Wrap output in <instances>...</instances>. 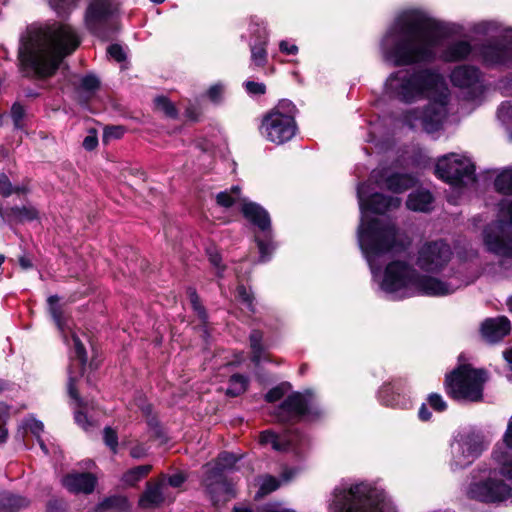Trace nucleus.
<instances>
[{"instance_id":"f3484780","label":"nucleus","mask_w":512,"mask_h":512,"mask_svg":"<svg viewBox=\"0 0 512 512\" xmlns=\"http://www.w3.org/2000/svg\"><path fill=\"white\" fill-rule=\"evenodd\" d=\"M451 248L444 241L424 244L417 257V265L427 272L440 271L451 259Z\"/></svg>"},{"instance_id":"4c0bfd02","label":"nucleus","mask_w":512,"mask_h":512,"mask_svg":"<svg viewBox=\"0 0 512 512\" xmlns=\"http://www.w3.org/2000/svg\"><path fill=\"white\" fill-rule=\"evenodd\" d=\"M240 200V188L233 186L230 190L218 193L216 197L217 204L228 208Z\"/></svg>"},{"instance_id":"c03bdc74","label":"nucleus","mask_w":512,"mask_h":512,"mask_svg":"<svg viewBox=\"0 0 512 512\" xmlns=\"http://www.w3.org/2000/svg\"><path fill=\"white\" fill-rule=\"evenodd\" d=\"M10 417V406L0 402V444L6 442L8 432L5 429V424Z\"/></svg>"},{"instance_id":"4d7b16f0","label":"nucleus","mask_w":512,"mask_h":512,"mask_svg":"<svg viewBox=\"0 0 512 512\" xmlns=\"http://www.w3.org/2000/svg\"><path fill=\"white\" fill-rule=\"evenodd\" d=\"M244 86L247 93L250 95H263L266 92V86L264 83L246 81Z\"/></svg>"},{"instance_id":"b1692460","label":"nucleus","mask_w":512,"mask_h":512,"mask_svg":"<svg viewBox=\"0 0 512 512\" xmlns=\"http://www.w3.org/2000/svg\"><path fill=\"white\" fill-rule=\"evenodd\" d=\"M510 321L506 317L486 319L481 326L482 336L491 343L503 339L510 332Z\"/></svg>"},{"instance_id":"7c9ffc66","label":"nucleus","mask_w":512,"mask_h":512,"mask_svg":"<svg viewBox=\"0 0 512 512\" xmlns=\"http://www.w3.org/2000/svg\"><path fill=\"white\" fill-rule=\"evenodd\" d=\"M152 470L149 464L140 465L127 470L121 478V481L127 486H134L145 478Z\"/></svg>"},{"instance_id":"1a4fd4ad","label":"nucleus","mask_w":512,"mask_h":512,"mask_svg":"<svg viewBox=\"0 0 512 512\" xmlns=\"http://www.w3.org/2000/svg\"><path fill=\"white\" fill-rule=\"evenodd\" d=\"M487 381L484 370L462 365L446 378L449 394L457 400L478 402L483 398V386Z\"/></svg>"},{"instance_id":"f8f14e48","label":"nucleus","mask_w":512,"mask_h":512,"mask_svg":"<svg viewBox=\"0 0 512 512\" xmlns=\"http://www.w3.org/2000/svg\"><path fill=\"white\" fill-rule=\"evenodd\" d=\"M322 411L314 394L307 390L303 393L293 392L274 411L275 418L281 423L300 419H316Z\"/></svg>"},{"instance_id":"f257e3e1","label":"nucleus","mask_w":512,"mask_h":512,"mask_svg":"<svg viewBox=\"0 0 512 512\" xmlns=\"http://www.w3.org/2000/svg\"><path fill=\"white\" fill-rule=\"evenodd\" d=\"M388 96L405 103L427 98L424 110L410 109L404 122L414 129L421 126L426 132L438 131L448 114L450 90L443 75L434 68L400 69L390 74L385 82Z\"/></svg>"},{"instance_id":"5701e85b","label":"nucleus","mask_w":512,"mask_h":512,"mask_svg":"<svg viewBox=\"0 0 512 512\" xmlns=\"http://www.w3.org/2000/svg\"><path fill=\"white\" fill-rule=\"evenodd\" d=\"M96 478L91 473H70L61 480L62 485L74 494H90L94 491Z\"/></svg>"},{"instance_id":"6e6d98bb","label":"nucleus","mask_w":512,"mask_h":512,"mask_svg":"<svg viewBox=\"0 0 512 512\" xmlns=\"http://www.w3.org/2000/svg\"><path fill=\"white\" fill-rule=\"evenodd\" d=\"M497 117L504 124L510 122L512 119V105L510 102H504L500 105L497 110Z\"/></svg>"},{"instance_id":"f03ea898","label":"nucleus","mask_w":512,"mask_h":512,"mask_svg":"<svg viewBox=\"0 0 512 512\" xmlns=\"http://www.w3.org/2000/svg\"><path fill=\"white\" fill-rule=\"evenodd\" d=\"M446 32V25L427 13L404 11L393 21L381 40L382 57L394 66L431 63L437 57Z\"/></svg>"},{"instance_id":"4be33fe9","label":"nucleus","mask_w":512,"mask_h":512,"mask_svg":"<svg viewBox=\"0 0 512 512\" xmlns=\"http://www.w3.org/2000/svg\"><path fill=\"white\" fill-rule=\"evenodd\" d=\"M250 29L255 37V40L250 43L251 60L256 66H264L267 62L268 33L266 28L258 23L252 22Z\"/></svg>"},{"instance_id":"bb28decb","label":"nucleus","mask_w":512,"mask_h":512,"mask_svg":"<svg viewBox=\"0 0 512 512\" xmlns=\"http://www.w3.org/2000/svg\"><path fill=\"white\" fill-rule=\"evenodd\" d=\"M163 501V484H151L148 482L144 493L140 497L139 505L142 508H154L162 504Z\"/></svg>"},{"instance_id":"13d9d810","label":"nucleus","mask_w":512,"mask_h":512,"mask_svg":"<svg viewBox=\"0 0 512 512\" xmlns=\"http://www.w3.org/2000/svg\"><path fill=\"white\" fill-rule=\"evenodd\" d=\"M13 194V185L5 173H0V196L9 197Z\"/></svg>"},{"instance_id":"bf43d9fd","label":"nucleus","mask_w":512,"mask_h":512,"mask_svg":"<svg viewBox=\"0 0 512 512\" xmlns=\"http://www.w3.org/2000/svg\"><path fill=\"white\" fill-rule=\"evenodd\" d=\"M99 80L93 75H87L81 79L80 87L88 92L95 91L99 87Z\"/></svg>"},{"instance_id":"0eeeda50","label":"nucleus","mask_w":512,"mask_h":512,"mask_svg":"<svg viewBox=\"0 0 512 512\" xmlns=\"http://www.w3.org/2000/svg\"><path fill=\"white\" fill-rule=\"evenodd\" d=\"M328 512H397L385 491L361 481L341 482L332 493Z\"/></svg>"},{"instance_id":"774afa93","label":"nucleus","mask_w":512,"mask_h":512,"mask_svg":"<svg viewBox=\"0 0 512 512\" xmlns=\"http://www.w3.org/2000/svg\"><path fill=\"white\" fill-rule=\"evenodd\" d=\"M279 48L282 53L288 55H294L298 52V47L294 44H289L287 41H281Z\"/></svg>"},{"instance_id":"3c124183","label":"nucleus","mask_w":512,"mask_h":512,"mask_svg":"<svg viewBox=\"0 0 512 512\" xmlns=\"http://www.w3.org/2000/svg\"><path fill=\"white\" fill-rule=\"evenodd\" d=\"M500 31V26L495 21H482L477 23L474 27V32L478 34H489L490 32Z\"/></svg>"},{"instance_id":"5fc2aeb1","label":"nucleus","mask_w":512,"mask_h":512,"mask_svg":"<svg viewBox=\"0 0 512 512\" xmlns=\"http://www.w3.org/2000/svg\"><path fill=\"white\" fill-rule=\"evenodd\" d=\"M427 400L430 407H432L437 412H443L447 408V403L444 401L440 394L431 393Z\"/></svg>"},{"instance_id":"a19ab883","label":"nucleus","mask_w":512,"mask_h":512,"mask_svg":"<svg viewBox=\"0 0 512 512\" xmlns=\"http://www.w3.org/2000/svg\"><path fill=\"white\" fill-rule=\"evenodd\" d=\"M156 108L163 112L167 117L176 118L177 109L174 104L165 96H158L154 100Z\"/></svg>"},{"instance_id":"0e129e2a","label":"nucleus","mask_w":512,"mask_h":512,"mask_svg":"<svg viewBox=\"0 0 512 512\" xmlns=\"http://www.w3.org/2000/svg\"><path fill=\"white\" fill-rule=\"evenodd\" d=\"M83 147L87 151L94 150L98 145V138L95 132H91L89 135H87L83 140Z\"/></svg>"},{"instance_id":"a878e982","label":"nucleus","mask_w":512,"mask_h":512,"mask_svg":"<svg viewBox=\"0 0 512 512\" xmlns=\"http://www.w3.org/2000/svg\"><path fill=\"white\" fill-rule=\"evenodd\" d=\"M433 200L430 191L419 189L409 194L406 206L412 211L429 212L432 209Z\"/></svg>"},{"instance_id":"8fccbe9b","label":"nucleus","mask_w":512,"mask_h":512,"mask_svg":"<svg viewBox=\"0 0 512 512\" xmlns=\"http://www.w3.org/2000/svg\"><path fill=\"white\" fill-rule=\"evenodd\" d=\"M125 133L123 126H107L104 128L103 141L107 143L113 139H120Z\"/></svg>"},{"instance_id":"423d86ee","label":"nucleus","mask_w":512,"mask_h":512,"mask_svg":"<svg viewBox=\"0 0 512 512\" xmlns=\"http://www.w3.org/2000/svg\"><path fill=\"white\" fill-rule=\"evenodd\" d=\"M475 280V276H463L455 272L448 281L420 275L413 267L402 261H393L386 266L381 289L395 298H405L420 294L426 296H446Z\"/></svg>"},{"instance_id":"c9c22d12","label":"nucleus","mask_w":512,"mask_h":512,"mask_svg":"<svg viewBox=\"0 0 512 512\" xmlns=\"http://www.w3.org/2000/svg\"><path fill=\"white\" fill-rule=\"evenodd\" d=\"M494 186L497 192L512 195V169L503 170L496 177Z\"/></svg>"},{"instance_id":"a18cd8bd","label":"nucleus","mask_w":512,"mask_h":512,"mask_svg":"<svg viewBox=\"0 0 512 512\" xmlns=\"http://www.w3.org/2000/svg\"><path fill=\"white\" fill-rule=\"evenodd\" d=\"M187 293H188L189 300H190V303H191L193 309L195 310V312H197L199 318L203 322H205L207 319V313L205 311V308L200 303V299H199V296L197 295L196 290L193 288H189Z\"/></svg>"},{"instance_id":"6e6552de","label":"nucleus","mask_w":512,"mask_h":512,"mask_svg":"<svg viewBox=\"0 0 512 512\" xmlns=\"http://www.w3.org/2000/svg\"><path fill=\"white\" fill-rule=\"evenodd\" d=\"M297 108L288 99L280 100L262 119L261 134L270 142L284 144L297 132L295 116Z\"/></svg>"},{"instance_id":"58836bf2","label":"nucleus","mask_w":512,"mask_h":512,"mask_svg":"<svg viewBox=\"0 0 512 512\" xmlns=\"http://www.w3.org/2000/svg\"><path fill=\"white\" fill-rule=\"evenodd\" d=\"M10 212L20 222L32 221L38 217V211L33 206H15L11 208Z\"/></svg>"},{"instance_id":"79ce46f5","label":"nucleus","mask_w":512,"mask_h":512,"mask_svg":"<svg viewBox=\"0 0 512 512\" xmlns=\"http://www.w3.org/2000/svg\"><path fill=\"white\" fill-rule=\"evenodd\" d=\"M79 0H48L50 7L62 16L76 7Z\"/></svg>"},{"instance_id":"37998d69","label":"nucleus","mask_w":512,"mask_h":512,"mask_svg":"<svg viewBox=\"0 0 512 512\" xmlns=\"http://www.w3.org/2000/svg\"><path fill=\"white\" fill-rule=\"evenodd\" d=\"M58 301L59 298L56 295H52L48 298L49 311L58 328L63 330L62 311L58 305Z\"/></svg>"},{"instance_id":"393cba45","label":"nucleus","mask_w":512,"mask_h":512,"mask_svg":"<svg viewBox=\"0 0 512 512\" xmlns=\"http://www.w3.org/2000/svg\"><path fill=\"white\" fill-rule=\"evenodd\" d=\"M472 52L468 41H455L449 44L441 53V59L446 62H456L466 59Z\"/></svg>"},{"instance_id":"6ab92c4d","label":"nucleus","mask_w":512,"mask_h":512,"mask_svg":"<svg viewBox=\"0 0 512 512\" xmlns=\"http://www.w3.org/2000/svg\"><path fill=\"white\" fill-rule=\"evenodd\" d=\"M306 437L299 431H286L281 435L272 430H265L260 434V443L270 444L276 451H294L300 453L307 445Z\"/></svg>"},{"instance_id":"e433bc0d","label":"nucleus","mask_w":512,"mask_h":512,"mask_svg":"<svg viewBox=\"0 0 512 512\" xmlns=\"http://www.w3.org/2000/svg\"><path fill=\"white\" fill-rule=\"evenodd\" d=\"M398 391L399 388L396 385L391 383L385 384L378 392L379 400L386 406H396L398 401L396 400L395 394L399 395Z\"/></svg>"},{"instance_id":"680f3d73","label":"nucleus","mask_w":512,"mask_h":512,"mask_svg":"<svg viewBox=\"0 0 512 512\" xmlns=\"http://www.w3.org/2000/svg\"><path fill=\"white\" fill-rule=\"evenodd\" d=\"M285 394V390H284V387L283 386H276L272 389H270L266 395H265V400L267 402H276L278 400H280Z\"/></svg>"},{"instance_id":"69168bd1","label":"nucleus","mask_w":512,"mask_h":512,"mask_svg":"<svg viewBox=\"0 0 512 512\" xmlns=\"http://www.w3.org/2000/svg\"><path fill=\"white\" fill-rule=\"evenodd\" d=\"M147 454L148 450L143 444H136L130 449V456L134 459L144 458Z\"/></svg>"},{"instance_id":"ddd939ff","label":"nucleus","mask_w":512,"mask_h":512,"mask_svg":"<svg viewBox=\"0 0 512 512\" xmlns=\"http://www.w3.org/2000/svg\"><path fill=\"white\" fill-rule=\"evenodd\" d=\"M435 172L437 176L455 187H464L476 181L475 165L466 156L450 153L438 159Z\"/></svg>"},{"instance_id":"de8ad7c7","label":"nucleus","mask_w":512,"mask_h":512,"mask_svg":"<svg viewBox=\"0 0 512 512\" xmlns=\"http://www.w3.org/2000/svg\"><path fill=\"white\" fill-rule=\"evenodd\" d=\"M237 298L247 307L249 311L255 312L254 296L244 285H239L237 287Z\"/></svg>"},{"instance_id":"e2e57ef3","label":"nucleus","mask_w":512,"mask_h":512,"mask_svg":"<svg viewBox=\"0 0 512 512\" xmlns=\"http://www.w3.org/2000/svg\"><path fill=\"white\" fill-rule=\"evenodd\" d=\"M224 92V86L221 84H215L208 90V97L213 102H219Z\"/></svg>"},{"instance_id":"a211bd4d","label":"nucleus","mask_w":512,"mask_h":512,"mask_svg":"<svg viewBox=\"0 0 512 512\" xmlns=\"http://www.w3.org/2000/svg\"><path fill=\"white\" fill-rule=\"evenodd\" d=\"M450 81L470 99L476 98L483 90L481 72L471 65L456 66L450 73Z\"/></svg>"},{"instance_id":"7ed1b4c3","label":"nucleus","mask_w":512,"mask_h":512,"mask_svg":"<svg viewBox=\"0 0 512 512\" xmlns=\"http://www.w3.org/2000/svg\"><path fill=\"white\" fill-rule=\"evenodd\" d=\"M357 198L361 211V222L357 230L358 245L367 260L371 273L375 277L381 270V259L394 256L406 249L407 243L400 235L396 224L389 219L373 218L366 221V211L382 214L398 208V197L385 196L380 193L370 195V184L361 183L357 187Z\"/></svg>"},{"instance_id":"20e7f679","label":"nucleus","mask_w":512,"mask_h":512,"mask_svg":"<svg viewBox=\"0 0 512 512\" xmlns=\"http://www.w3.org/2000/svg\"><path fill=\"white\" fill-rule=\"evenodd\" d=\"M79 44L76 31L67 24L31 25L21 37L19 59L25 69L45 78L53 75Z\"/></svg>"},{"instance_id":"412c9836","label":"nucleus","mask_w":512,"mask_h":512,"mask_svg":"<svg viewBox=\"0 0 512 512\" xmlns=\"http://www.w3.org/2000/svg\"><path fill=\"white\" fill-rule=\"evenodd\" d=\"M369 180L374 181L379 187H385L394 193H402L413 187L416 183V179L411 174L394 173L385 177V173L379 169L371 172Z\"/></svg>"},{"instance_id":"f704fd0d","label":"nucleus","mask_w":512,"mask_h":512,"mask_svg":"<svg viewBox=\"0 0 512 512\" xmlns=\"http://www.w3.org/2000/svg\"><path fill=\"white\" fill-rule=\"evenodd\" d=\"M280 487V481L271 475H265L260 478V487L255 494V499L260 500L264 496L274 492Z\"/></svg>"},{"instance_id":"9b49d317","label":"nucleus","mask_w":512,"mask_h":512,"mask_svg":"<svg viewBox=\"0 0 512 512\" xmlns=\"http://www.w3.org/2000/svg\"><path fill=\"white\" fill-rule=\"evenodd\" d=\"M85 22L96 37L109 40L120 29L118 7L110 0H93L86 10Z\"/></svg>"},{"instance_id":"dca6fc26","label":"nucleus","mask_w":512,"mask_h":512,"mask_svg":"<svg viewBox=\"0 0 512 512\" xmlns=\"http://www.w3.org/2000/svg\"><path fill=\"white\" fill-rule=\"evenodd\" d=\"M483 64L489 67L512 65V28L506 29L502 40H491L479 47Z\"/></svg>"},{"instance_id":"473e14b6","label":"nucleus","mask_w":512,"mask_h":512,"mask_svg":"<svg viewBox=\"0 0 512 512\" xmlns=\"http://www.w3.org/2000/svg\"><path fill=\"white\" fill-rule=\"evenodd\" d=\"M249 340L252 350L251 360L256 366H258L264 359V347L262 345L263 333L260 330H252L249 336Z\"/></svg>"},{"instance_id":"72a5a7b5","label":"nucleus","mask_w":512,"mask_h":512,"mask_svg":"<svg viewBox=\"0 0 512 512\" xmlns=\"http://www.w3.org/2000/svg\"><path fill=\"white\" fill-rule=\"evenodd\" d=\"M249 384V378L242 374H233L228 381V388L226 394L230 397H237L243 394Z\"/></svg>"},{"instance_id":"49530a36","label":"nucleus","mask_w":512,"mask_h":512,"mask_svg":"<svg viewBox=\"0 0 512 512\" xmlns=\"http://www.w3.org/2000/svg\"><path fill=\"white\" fill-rule=\"evenodd\" d=\"M26 115L24 107L19 103L15 102L11 107V118L16 129L24 128V117Z\"/></svg>"},{"instance_id":"603ef678","label":"nucleus","mask_w":512,"mask_h":512,"mask_svg":"<svg viewBox=\"0 0 512 512\" xmlns=\"http://www.w3.org/2000/svg\"><path fill=\"white\" fill-rule=\"evenodd\" d=\"M257 512H295L284 506L281 502H269L256 507Z\"/></svg>"},{"instance_id":"ea45409f","label":"nucleus","mask_w":512,"mask_h":512,"mask_svg":"<svg viewBox=\"0 0 512 512\" xmlns=\"http://www.w3.org/2000/svg\"><path fill=\"white\" fill-rule=\"evenodd\" d=\"M127 506V500L125 497L122 496H112L108 497L99 505L100 511H107V510H123Z\"/></svg>"},{"instance_id":"864d4df0","label":"nucleus","mask_w":512,"mask_h":512,"mask_svg":"<svg viewBox=\"0 0 512 512\" xmlns=\"http://www.w3.org/2000/svg\"><path fill=\"white\" fill-rule=\"evenodd\" d=\"M207 255L209 258L210 263L217 268V274L219 277H222V273L224 271V266L221 265L222 257L219 254V252L215 248H208L207 249Z\"/></svg>"},{"instance_id":"052dcab7","label":"nucleus","mask_w":512,"mask_h":512,"mask_svg":"<svg viewBox=\"0 0 512 512\" xmlns=\"http://www.w3.org/2000/svg\"><path fill=\"white\" fill-rule=\"evenodd\" d=\"M107 52L109 56L115 59L117 62H122L126 59L123 48L118 44H112L108 47Z\"/></svg>"},{"instance_id":"2eb2a0df","label":"nucleus","mask_w":512,"mask_h":512,"mask_svg":"<svg viewBox=\"0 0 512 512\" xmlns=\"http://www.w3.org/2000/svg\"><path fill=\"white\" fill-rule=\"evenodd\" d=\"M242 213L246 219L258 227L261 234L255 236L259 249V262H266L270 259L275 246L272 241L271 220L269 213L254 202H245L242 205Z\"/></svg>"},{"instance_id":"9d476101","label":"nucleus","mask_w":512,"mask_h":512,"mask_svg":"<svg viewBox=\"0 0 512 512\" xmlns=\"http://www.w3.org/2000/svg\"><path fill=\"white\" fill-rule=\"evenodd\" d=\"M499 214L508 219L489 224L483 231V241L487 250L499 257L512 259V200L499 203Z\"/></svg>"},{"instance_id":"c756f323","label":"nucleus","mask_w":512,"mask_h":512,"mask_svg":"<svg viewBox=\"0 0 512 512\" xmlns=\"http://www.w3.org/2000/svg\"><path fill=\"white\" fill-rule=\"evenodd\" d=\"M238 461V458L235 454L230 452H222L218 455L216 462L214 465L207 464L205 465L206 471L211 472H219L220 474H224L225 471L233 469L234 465Z\"/></svg>"},{"instance_id":"cd10ccee","label":"nucleus","mask_w":512,"mask_h":512,"mask_svg":"<svg viewBox=\"0 0 512 512\" xmlns=\"http://www.w3.org/2000/svg\"><path fill=\"white\" fill-rule=\"evenodd\" d=\"M76 377L72 376L70 374V377L68 379V393L71 398H73L78 406L81 408L80 410L75 412V421L76 423L81 426L84 430H89L90 427H92V423L88 420V417L86 415V412L84 410L86 409L87 404L83 402V400L79 397L76 387Z\"/></svg>"},{"instance_id":"aec40b11","label":"nucleus","mask_w":512,"mask_h":512,"mask_svg":"<svg viewBox=\"0 0 512 512\" xmlns=\"http://www.w3.org/2000/svg\"><path fill=\"white\" fill-rule=\"evenodd\" d=\"M202 484L214 503L221 501L226 502L236 495L234 484L228 481L224 477V474H220L219 472L205 470Z\"/></svg>"},{"instance_id":"39448f33","label":"nucleus","mask_w":512,"mask_h":512,"mask_svg":"<svg viewBox=\"0 0 512 512\" xmlns=\"http://www.w3.org/2000/svg\"><path fill=\"white\" fill-rule=\"evenodd\" d=\"M491 458L496 467L480 466L473 470L463 489L464 495L484 504L512 502V415L502 442L494 447Z\"/></svg>"},{"instance_id":"4468645a","label":"nucleus","mask_w":512,"mask_h":512,"mask_svg":"<svg viewBox=\"0 0 512 512\" xmlns=\"http://www.w3.org/2000/svg\"><path fill=\"white\" fill-rule=\"evenodd\" d=\"M487 448L484 436L473 429L459 432L451 444L452 469H462L475 461Z\"/></svg>"},{"instance_id":"2f4dec72","label":"nucleus","mask_w":512,"mask_h":512,"mask_svg":"<svg viewBox=\"0 0 512 512\" xmlns=\"http://www.w3.org/2000/svg\"><path fill=\"white\" fill-rule=\"evenodd\" d=\"M72 340L74 346V357L75 360L77 361L78 371L74 375L73 372L70 370L69 375L71 374L77 379L79 376H82L84 372L87 363V352L84 345L82 344V342L80 341L79 337L76 334L72 335Z\"/></svg>"},{"instance_id":"c85d7f7f","label":"nucleus","mask_w":512,"mask_h":512,"mask_svg":"<svg viewBox=\"0 0 512 512\" xmlns=\"http://www.w3.org/2000/svg\"><path fill=\"white\" fill-rule=\"evenodd\" d=\"M29 503L30 501L22 495L10 491L0 493V512H19L26 508Z\"/></svg>"},{"instance_id":"09e8293b","label":"nucleus","mask_w":512,"mask_h":512,"mask_svg":"<svg viewBox=\"0 0 512 512\" xmlns=\"http://www.w3.org/2000/svg\"><path fill=\"white\" fill-rule=\"evenodd\" d=\"M104 443L115 454L118 448V435L117 432L111 427H105L103 431Z\"/></svg>"},{"instance_id":"338daca9","label":"nucleus","mask_w":512,"mask_h":512,"mask_svg":"<svg viewBox=\"0 0 512 512\" xmlns=\"http://www.w3.org/2000/svg\"><path fill=\"white\" fill-rule=\"evenodd\" d=\"M27 427L36 436H39L40 433H42L44 430L43 423L36 419L29 420V422L27 423Z\"/></svg>"}]
</instances>
